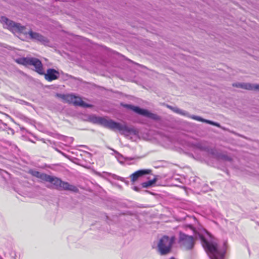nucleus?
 Listing matches in <instances>:
<instances>
[{
	"label": "nucleus",
	"instance_id": "f257e3e1",
	"mask_svg": "<svg viewBox=\"0 0 259 259\" xmlns=\"http://www.w3.org/2000/svg\"><path fill=\"white\" fill-rule=\"evenodd\" d=\"M92 121L112 131H118L121 135L125 137L138 136L139 132L137 129L128 127L125 123L122 124L110 119L98 117H93Z\"/></svg>",
	"mask_w": 259,
	"mask_h": 259
},
{
	"label": "nucleus",
	"instance_id": "f03ea898",
	"mask_svg": "<svg viewBox=\"0 0 259 259\" xmlns=\"http://www.w3.org/2000/svg\"><path fill=\"white\" fill-rule=\"evenodd\" d=\"M200 238L202 246L210 259H224L225 251L224 249L219 248L215 241H207L202 235Z\"/></svg>",
	"mask_w": 259,
	"mask_h": 259
},
{
	"label": "nucleus",
	"instance_id": "7ed1b4c3",
	"mask_svg": "<svg viewBox=\"0 0 259 259\" xmlns=\"http://www.w3.org/2000/svg\"><path fill=\"white\" fill-rule=\"evenodd\" d=\"M175 241L174 236H168L164 235L159 239L157 242V251L161 255H166L169 253L172 249V247Z\"/></svg>",
	"mask_w": 259,
	"mask_h": 259
},
{
	"label": "nucleus",
	"instance_id": "20e7f679",
	"mask_svg": "<svg viewBox=\"0 0 259 259\" xmlns=\"http://www.w3.org/2000/svg\"><path fill=\"white\" fill-rule=\"evenodd\" d=\"M15 61L25 66H33L34 70L39 74H44V71L41 62L37 58L33 57H22L15 60Z\"/></svg>",
	"mask_w": 259,
	"mask_h": 259
},
{
	"label": "nucleus",
	"instance_id": "39448f33",
	"mask_svg": "<svg viewBox=\"0 0 259 259\" xmlns=\"http://www.w3.org/2000/svg\"><path fill=\"white\" fill-rule=\"evenodd\" d=\"M1 21L5 28H7L15 34H26L25 27L21 25L20 23H16L5 17H2Z\"/></svg>",
	"mask_w": 259,
	"mask_h": 259
},
{
	"label": "nucleus",
	"instance_id": "423d86ee",
	"mask_svg": "<svg viewBox=\"0 0 259 259\" xmlns=\"http://www.w3.org/2000/svg\"><path fill=\"white\" fill-rule=\"evenodd\" d=\"M57 96L61 98L64 102L72 104L75 106H79L84 107L91 106L90 105L84 103L80 97L72 94H58Z\"/></svg>",
	"mask_w": 259,
	"mask_h": 259
},
{
	"label": "nucleus",
	"instance_id": "0eeeda50",
	"mask_svg": "<svg viewBox=\"0 0 259 259\" xmlns=\"http://www.w3.org/2000/svg\"><path fill=\"white\" fill-rule=\"evenodd\" d=\"M167 107L168 108H169L170 109H171V110H172L174 112L178 113V114H181V115H185V116H187L191 118H192L194 120H197V121H201V122H206L207 123H208V124H211V125H214V126H216L217 127H220V124L219 123H217V122H213L212 121H211V120H207V119H203L202 118H201V117L200 116H195V115H190L188 114V113H187V112L184 111V110H182L177 107H172L171 106H169V105H167Z\"/></svg>",
	"mask_w": 259,
	"mask_h": 259
},
{
	"label": "nucleus",
	"instance_id": "6e6552de",
	"mask_svg": "<svg viewBox=\"0 0 259 259\" xmlns=\"http://www.w3.org/2000/svg\"><path fill=\"white\" fill-rule=\"evenodd\" d=\"M123 106L127 109L133 110L139 115H143L146 117L154 120L158 119V116L157 115L149 112L146 109H142L138 106H135L128 104L124 105Z\"/></svg>",
	"mask_w": 259,
	"mask_h": 259
},
{
	"label": "nucleus",
	"instance_id": "1a4fd4ad",
	"mask_svg": "<svg viewBox=\"0 0 259 259\" xmlns=\"http://www.w3.org/2000/svg\"><path fill=\"white\" fill-rule=\"evenodd\" d=\"M179 243L181 246L186 250L192 249L194 245L193 237L182 233H180Z\"/></svg>",
	"mask_w": 259,
	"mask_h": 259
},
{
	"label": "nucleus",
	"instance_id": "9d476101",
	"mask_svg": "<svg viewBox=\"0 0 259 259\" xmlns=\"http://www.w3.org/2000/svg\"><path fill=\"white\" fill-rule=\"evenodd\" d=\"M28 34L31 39L40 41L45 45L48 43V39L38 33L29 31Z\"/></svg>",
	"mask_w": 259,
	"mask_h": 259
},
{
	"label": "nucleus",
	"instance_id": "9b49d317",
	"mask_svg": "<svg viewBox=\"0 0 259 259\" xmlns=\"http://www.w3.org/2000/svg\"><path fill=\"white\" fill-rule=\"evenodd\" d=\"M59 76V72L54 69H48L47 73L45 74L46 79L49 81L57 79Z\"/></svg>",
	"mask_w": 259,
	"mask_h": 259
},
{
	"label": "nucleus",
	"instance_id": "f8f14e48",
	"mask_svg": "<svg viewBox=\"0 0 259 259\" xmlns=\"http://www.w3.org/2000/svg\"><path fill=\"white\" fill-rule=\"evenodd\" d=\"M151 170L150 169H141L137 170L130 176L131 181L133 182H135L139 178L145 175L149 174Z\"/></svg>",
	"mask_w": 259,
	"mask_h": 259
},
{
	"label": "nucleus",
	"instance_id": "ddd939ff",
	"mask_svg": "<svg viewBox=\"0 0 259 259\" xmlns=\"http://www.w3.org/2000/svg\"><path fill=\"white\" fill-rule=\"evenodd\" d=\"M233 86L244 89L248 90H258L259 91V85L258 84H251L248 83H235L233 84Z\"/></svg>",
	"mask_w": 259,
	"mask_h": 259
},
{
	"label": "nucleus",
	"instance_id": "4468645a",
	"mask_svg": "<svg viewBox=\"0 0 259 259\" xmlns=\"http://www.w3.org/2000/svg\"><path fill=\"white\" fill-rule=\"evenodd\" d=\"M59 190H68L72 192H77L78 191V189L76 186L62 181H61Z\"/></svg>",
	"mask_w": 259,
	"mask_h": 259
},
{
	"label": "nucleus",
	"instance_id": "2eb2a0df",
	"mask_svg": "<svg viewBox=\"0 0 259 259\" xmlns=\"http://www.w3.org/2000/svg\"><path fill=\"white\" fill-rule=\"evenodd\" d=\"M61 181L62 180L61 179L58 178L52 177L49 175H48L47 179H46V182L51 183L55 186V188L58 190L60 188Z\"/></svg>",
	"mask_w": 259,
	"mask_h": 259
},
{
	"label": "nucleus",
	"instance_id": "dca6fc26",
	"mask_svg": "<svg viewBox=\"0 0 259 259\" xmlns=\"http://www.w3.org/2000/svg\"><path fill=\"white\" fill-rule=\"evenodd\" d=\"M197 148L202 151L206 152L208 153H210L212 155L214 154V150L212 149L210 150L209 148L207 146H205V145H204L203 143H198L197 145Z\"/></svg>",
	"mask_w": 259,
	"mask_h": 259
},
{
	"label": "nucleus",
	"instance_id": "f3484780",
	"mask_svg": "<svg viewBox=\"0 0 259 259\" xmlns=\"http://www.w3.org/2000/svg\"><path fill=\"white\" fill-rule=\"evenodd\" d=\"M30 173L33 176L39 178L40 180L46 181L48 175L39 172L36 170H30Z\"/></svg>",
	"mask_w": 259,
	"mask_h": 259
},
{
	"label": "nucleus",
	"instance_id": "a211bd4d",
	"mask_svg": "<svg viewBox=\"0 0 259 259\" xmlns=\"http://www.w3.org/2000/svg\"><path fill=\"white\" fill-rule=\"evenodd\" d=\"M115 157L116 158L117 160L119 161V162H120V163H123L125 162L128 161L129 160L133 159V158H132L124 157L122 155H121L118 152H115Z\"/></svg>",
	"mask_w": 259,
	"mask_h": 259
},
{
	"label": "nucleus",
	"instance_id": "6ab92c4d",
	"mask_svg": "<svg viewBox=\"0 0 259 259\" xmlns=\"http://www.w3.org/2000/svg\"><path fill=\"white\" fill-rule=\"evenodd\" d=\"M156 181L157 179L155 178L153 180L143 183L142 184V186L143 188H148L152 186L153 184H154L156 182Z\"/></svg>",
	"mask_w": 259,
	"mask_h": 259
},
{
	"label": "nucleus",
	"instance_id": "aec40b11",
	"mask_svg": "<svg viewBox=\"0 0 259 259\" xmlns=\"http://www.w3.org/2000/svg\"><path fill=\"white\" fill-rule=\"evenodd\" d=\"M221 158L225 160V161H231L232 159L229 157L227 155H223L221 156Z\"/></svg>",
	"mask_w": 259,
	"mask_h": 259
},
{
	"label": "nucleus",
	"instance_id": "412c9836",
	"mask_svg": "<svg viewBox=\"0 0 259 259\" xmlns=\"http://www.w3.org/2000/svg\"><path fill=\"white\" fill-rule=\"evenodd\" d=\"M65 141L68 143H71L73 142V139L71 137H65Z\"/></svg>",
	"mask_w": 259,
	"mask_h": 259
},
{
	"label": "nucleus",
	"instance_id": "4be33fe9",
	"mask_svg": "<svg viewBox=\"0 0 259 259\" xmlns=\"http://www.w3.org/2000/svg\"><path fill=\"white\" fill-rule=\"evenodd\" d=\"M133 189L135 191H139V188L138 187H136V186L134 187Z\"/></svg>",
	"mask_w": 259,
	"mask_h": 259
},
{
	"label": "nucleus",
	"instance_id": "5701e85b",
	"mask_svg": "<svg viewBox=\"0 0 259 259\" xmlns=\"http://www.w3.org/2000/svg\"><path fill=\"white\" fill-rule=\"evenodd\" d=\"M118 179L120 180H121V181L122 180L121 178Z\"/></svg>",
	"mask_w": 259,
	"mask_h": 259
},
{
	"label": "nucleus",
	"instance_id": "b1692460",
	"mask_svg": "<svg viewBox=\"0 0 259 259\" xmlns=\"http://www.w3.org/2000/svg\"><path fill=\"white\" fill-rule=\"evenodd\" d=\"M170 259H175V258H174V257H171V258H170Z\"/></svg>",
	"mask_w": 259,
	"mask_h": 259
}]
</instances>
